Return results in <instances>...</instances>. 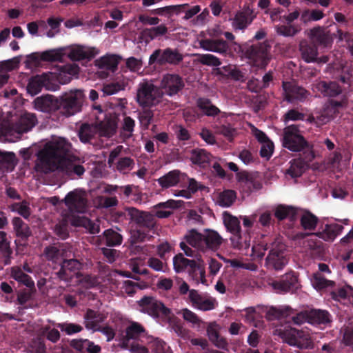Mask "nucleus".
<instances>
[{"mask_svg": "<svg viewBox=\"0 0 353 353\" xmlns=\"http://www.w3.org/2000/svg\"><path fill=\"white\" fill-rule=\"evenodd\" d=\"M71 151L72 145L65 138H53L38 152V165L44 172L60 170L69 176H81L85 169L79 159L70 155Z\"/></svg>", "mask_w": 353, "mask_h": 353, "instance_id": "f257e3e1", "label": "nucleus"}, {"mask_svg": "<svg viewBox=\"0 0 353 353\" xmlns=\"http://www.w3.org/2000/svg\"><path fill=\"white\" fill-rule=\"evenodd\" d=\"M163 95V92L152 81L143 80L138 85L136 101L143 108H151L161 102Z\"/></svg>", "mask_w": 353, "mask_h": 353, "instance_id": "f03ea898", "label": "nucleus"}, {"mask_svg": "<svg viewBox=\"0 0 353 353\" xmlns=\"http://www.w3.org/2000/svg\"><path fill=\"white\" fill-rule=\"evenodd\" d=\"M276 334L279 335L285 343L291 346H295L301 349H311L314 347V343L307 332L298 330L293 328L276 330Z\"/></svg>", "mask_w": 353, "mask_h": 353, "instance_id": "7ed1b4c3", "label": "nucleus"}, {"mask_svg": "<svg viewBox=\"0 0 353 353\" xmlns=\"http://www.w3.org/2000/svg\"><path fill=\"white\" fill-rule=\"evenodd\" d=\"M137 304L141 312L152 316L157 317L161 314L169 319L172 316L171 310L153 296H144L138 301Z\"/></svg>", "mask_w": 353, "mask_h": 353, "instance_id": "20e7f679", "label": "nucleus"}, {"mask_svg": "<svg viewBox=\"0 0 353 353\" xmlns=\"http://www.w3.org/2000/svg\"><path fill=\"white\" fill-rule=\"evenodd\" d=\"M283 145L292 152H299L307 146V143L298 127L291 125L283 129Z\"/></svg>", "mask_w": 353, "mask_h": 353, "instance_id": "39448f33", "label": "nucleus"}, {"mask_svg": "<svg viewBox=\"0 0 353 353\" xmlns=\"http://www.w3.org/2000/svg\"><path fill=\"white\" fill-rule=\"evenodd\" d=\"M84 99L85 96L82 90H70L61 96V105L63 106L65 113L68 116H71L81 111Z\"/></svg>", "mask_w": 353, "mask_h": 353, "instance_id": "423d86ee", "label": "nucleus"}, {"mask_svg": "<svg viewBox=\"0 0 353 353\" xmlns=\"http://www.w3.org/2000/svg\"><path fill=\"white\" fill-rule=\"evenodd\" d=\"M285 250V245L282 243H273L271 250L266 258L267 268L275 270H281L288 263V260L284 255Z\"/></svg>", "mask_w": 353, "mask_h": 353, "instance_id": "0eeeda50", "label": "nucleus"}, {"mask_svg": "<svg viewBox=\"0 0 353 353\" xmlns=\"http://www.w3.org/2000/svg\"><path fill=\"white\" fill-rule=\"evenodd\" d=\"M64 201L72 212L83 213L88 207L87 194L81 190H74L69 192Z\"/></svg>", "mask_w": 353, "mask_h": 353, "instance_id": "6e6552de", "label": "nucleus"}, {"mask_svg": "<svg viewBox=\"0 0 353 353\" xmlns=\"http://www.w3.org/2000/svg\"><path fill=\"white\" fill-rule=\"evenodd\" d=\"M183 59V56L176 50L170 48L163 50L158 49L154 51L149 59V63L153 64L158 63L159 64L170 63L177 64Z\"/></svg>", "mask_w": 353, "mask_h": 353, "instance_id": "1a4fd4ad", "label": "nucleus"}, {"mask_svg": "<svg viewBox=\"0 0 353 353\" xmlns=\"http://www.w3.org/2000/svg\"><path fill=\"white\" fill-rule=\"evenodd\" d=\"M65 48H67L66 54L72 61L90 60L99 53L94 47L74 45Z\"/></svg>", "mask_w": 353, "mask_h": 353, "instance_id": "9d476101", "label": "nucleus"}, {"mask_svg": "<svg viewBox=\"0 0 353 353\" xmlns=\"http://www.w3.org/2000/svg\"><path fill=\"white\" fill-rule=\"evenodd\" d=\"M94 114H99L100 117H97L98 120L97 123L98 132L101 136L103 137H111L112 136L117 128V123L114 119H105L101 121V119L104 118L105 114L103 112L100 106H95L94 108Z\"/></svg>", "mask_w": 353, "mask_h": 353, "instance_id": "9b49d317", "label": "nucleus"}, {"mask_svg": "<svg viewBox=\"0 0 353 353\" xmlns=\"http://www.w3.org/2000/svg\"><path fill=\"white\" fill-rule=\"evenodd\" d=\"M182 79L176 74H167L163 76L161 83V89L169 96L176 94L183 87Z\"/></svg>", "mask_w": 353, "mask_h": 353, "instance_id": "f8f14e48", "label": "nucleus"}, {"mask_svg": "<svg viewBox=\"0 0 353 353\" xmlns=\"http://www.w3.org/2000/svg\"><path fill=\"white\" fill-rule=\"evenodd\" d=\"M33 103L36 110L44 112L55 111L59 109L61 105V103L58 99L52 95L37 97L34 99Z\"/></svg>", "mask_w": 353, "mask_h": 353, "instance_id": "ddd939ff", "label": "nucleus"}, {"mask_svg": "<svg viewBox=\"0 0 353 353\" xmlns=\"http://www.w3.org/2000/svg\"><path fill=\"white\" fill-rule=\"evenodd\" d=\"M298 279L292 273L285 274L282 279L271 283V286L276 293H285L296 287Z\"/></svg>", "mask_w": 353, "mask_h": 353, "instance_id": "4468645a", "label": "nucleus"}, {"mask_svg": "<svg viewBox=\"0 0 353 353\" xmlns=\"http://www.w3.org/2000/svg\"><path fill=\"white\" fill-rule=\"evenodd\" d=\"M283 88L285 97L289 101L294 100L301 101L308 95L307 92L305 89L292 82H283Z\"/></svg>", "mask_w": 353, "mask_h": 353, "instance_id": "2eb2a0df", "label": "nucleus"}, {"mask_svg": "<svg viewBox=\"0 0 353 353\" xmlns=\"http://www.w3.org/2000/svg\"><path fill=\"white\" fill-rule=\"evenodd\" d=\"M188 272L190 277L196 284L206 283L205 263L201 259L194 260V264L191 265Z\"/></svg>", "mask_w": 353, "mask_h": 353, "instance_id": "dca6fc26", "label": "nucleus"}, {"mask_svg": "<svg viewBox=\"0 0 353 353\" xmlns=\"http://www.w3.org/2000/svg\"><path fill=\"white\" fill-rule=\"evenodd\" d=\"M80 266L81 263L77 260L64 261L61 265V270L58 272V276L61 279L68 281L74 276H78L76 270H78Z\"/></svg>", "mask_w": 353, "mask_h": 353, "instance_id": "f3484780", "label": "nucleus"}, {"mask_svg": "<svg viewBox=\"0 0 353 353\" xmlns=\"http://www.w3.org/2000/svg\"><path fill=\"white\" fill-rule=\"evenodd\" d=\"M223 238L215 230L206 229L203 232V250H217L223 243Z\"/></svg>", "mask_w": 353, "mask_h": 353, "instance_id": "a211bd4d", "label": "nucleus"}, {"mask_svg": "<svg viewBox=\"0 0 353 353\" xmlns=\"http://www.w3.org/2000/svg\"><path fill=\"white\" fill-rule=\"evenodd\" d=\"M201 48L216 53H225L228 49L227 43L223 40L203 39L199 41Z\"/></svg>", "mask_w": 353, "mask_h": 353, "instance_id": "6ab92c4d", "label": "nucleus"}, {"mask_svg": "<svg viewBox=\"0 0 353 353\" xmlns=\"http://www.w3.org/2000/svg\"><path fill=\"white\" fill-rule=\"evenodd\" d=\"M255 14L252 10L248 8L243 12H238L232 19V26L235 29H243L251 23Z\"/></svg>", "mask_w": 353, "mask_h": 353, "instance_id": "aec40b11", "label": "nucleus"}, {"mask_svg": "<svg viewBox=\"0 0 353 353\" xmlns=\"http://www.w3.org/2000/svg\"><path fill=\"white\" fill-rule=\"evenodd\" d=\"M121 58L115 54H106L95 61V65L99 69L114 72L119 63Z\"/></svg>", "mask_w": 353, "mask_h": 353, "instance_id": "412c9836", "label": "nucleus"}, {"mask_svg": "<svg viewBox=\"0 0 353 353\" xmlns=\"http://www.w3.org/2000/svg\"><path fill=\"white\" fill-rule=\"evenodd\" d=\"M37 121L34 114L24 113L20 117L15 130L18 134L26 132L32 129L36 125Z\"/></svg>", "mask_w": 353, "mask_h": 353, "instance_id": "4be33fe9", "label": "nucleus"}, {"mask_svg": "<svg viewBox=\"0 0 353 353\" xmlns=\"http://www.w3.org/2000/svg\"><path fill=\"white\" fill-rule=\"evenodd\" d=\"M238 182L243 190L249 192L256 191L262 188V183L260 181L245 173H241L238 176Z\"/></svg>", "mask_w": 353, "mask_h": 353, "instance_id": "5701e85b", "label": "nucleus"}, {"mask_svg": "<svg viewBox=\"0 0 353 353\" xmlns=\"http://www.w3.org/2000/svg\"><path fill=\"white\" fill-rule=\"evenodd\" d=\"M313 90L320 92L325 96L333 97L341 93V90L335 83L327 84L325 81H319L313 85Z\"/></svg>", "mask_w": 353, "mask_h": 353, "instance_id": "b1692460", "label": "nucleus"}, {"mask_svg": "<svg viewBox=\"0 0 353 353\" xmlns=\"http://www.w3.org/2000/svg\"><path fill=\"white\" fill-rule=\"evenodd\" d=\"M309 36L311 39L325 46H329L332 41V37L330 32L321 27L311 29Z\"/></svg>", "mask_w": 353, "mask_h": 353, "instance_id": "393cba45", "label": "nucleus"}, {"mask_svg": "<svg viewBox=\"0 0 353 353\" xmlns=\"http://www.w3.org/2000/svg\"><path fill=\"white\" fill-rule=\"evenodd\" d=\"M128 214L132 221L143 226L149 227L152 221V216L145 212H140L135 208H129Z\"/></svg>", "mask_w": 353, "mask_h": 353, "instance_id": "a878e982", "label": "nucleus"}, {"mask_svg": "<svg viewBox=\"0 0 353 353\" xmlns=\"http://www.w3.org/2000/svg\"><path fill=\"white\" fill-rule=\"evenodd\" d=\"M343 230V227L336 223L326 225L325 228L316 235L325 241H333Z\"/></svg>", "mask_w": 353, "mask_h": 353, "instance_id": "bb28decb", "label": "nucleus"}, {"mask_svg": "<svg viewBox=\"0 0 353 353\" xmlns=\"http://www.w3.org/2000/svg\"><path fill=\"white\" fill-rule=\"evenodd\" d=\"M181 174L179 170H172L160 177L158 182L161 188H169L176 185L180 181Z\"/></svg>", "mask_w": 353, "mask_h": 353, "instance_id": "cd10ccee", "label": "nucleus"}, {"mask_svg": "<svg viewBox=\"0 0 353 353\" xmlns=\"http://www.w3.org/2000/svg\"><path fill=\"white\" fill-rule=\"evenodd\" d=\"M10 276L17 282L25 285L30 289L34 287V281L28 275L23 272L20 267H12L10 270Z\"/></svg>", "mask_w": 353, "mask_h": 353, "instance_id": "c85d7f7f", "label": "nucleus"}, {"mask_svg": "<svg viewBox=\"0 0 353 353\" xmlns=\"http://www.w3.org/2000/svg\"><path fill=\"white\" fill-rule=\"evenodd\" d=\"M65 47L50 49L43 52V61H62L66 54Z\"/></svg>", "mask_w": 353, "mask_h": 353, "instance_id": "c756f323", "label": "nucleus"}, {"mask_svg": "<svg viewBox=\"0 0 353 353\" xmlns=\"http://www.w3.org/2000/svg\"><path fill=\"white\" fill-rule=\"evenodd\" d=\"M71 223L74 226H82L92 234H97L99 232V226L85 216H74L72 219Z\"/></svg>", "mask_w": 353, "mask_h": 353, "instance_id": "7c9ffc66", "label": "nucleus"}, {"mask_svg": "<svg viewBox=\"0 0 353 353\" xmlns=\"http://www.w3.org/2000/svg\"><path fill=\"white\" fill-rule=\"evenodd\" d=\"M190 160L194 164L205 167L210 162V155L204 150H194L191 153Z\"/></svg>", "mask_w": 353, "mask_h": 353, "instance_id": "2f4dec72", "label": "nucleus"}, {"mask_svg": "<svg viewBox=\"0 0 353 353\" xmlns=\"http://www.w3.org/2000/svg\"><path fill=\"white\" fill-rule=\"evenodd\" d=\"M185 237L190 245L203 251V233L201 234L195 230H191L188 231Z\"/></svg>", "mask_w": 353, "mask_h": 353, "instance_id": "473e14b6", "label": "nucleus"}, {"mask_svg": "<svg viewBox=\"0 0 353 353\" xmlns=\"http://www.w3.org/2000/svg\"><path fill=\"white\" fill-rule=\"evenodd\" d=\"M97 132L96 123L94 124L84 123L81 125L79 132L80 140L84 143L88 142Z\"/></svg>", "mask_w": 353, "mask_h": 353, "instance_id": "72a5a7b5", "label": "nucleus"}, {"mask_svg": "<svg viewBox=\"0 0 353 353\" xmlns=\"http://www.w3.org/2000/svg\"><path fill=\"white\" fill-rule=\"evenodd\" d=\"M302 57L306 62H313L317 61V50L314 46H301ZM319 62L325 63L327 58L323 57L318 60Z\"/></svg>", "mask_w": 353, "mask_h": 353, "instance_id": "f704fd0d", "label": "nucleus"}, {"mask_svg": "<svg viewBox=\"0 0 353 353\" xmlns=\"http://www.w3.org/2000/svg\"><path fill=\"white\" fill-rule=\"evenodd\" d=\"M43 85L48 90L55 91L59 88V83L54 72H47L40 75Z\"/></svg>", "mask_w": 353, "mask_h": 353, "instance_id": "c9c22d12", "label": "nucleus"}, {"mask_svg": "<svg viewBox=\"0 0 353 353\" xmlns=\"http://www.w3.org/2000/svg\"><path fill=\"white\" fill-rule=\"evenodd\" d=\"M14 230L17 235L21 239H27L31 235V232L29 227L23 223V221L19 217H15L12 219Z\"/></svg>", "mask_w": 353, "mask_h": 353, "instance_id": "e433bc0d", "label": "nucleus"}, {"mask_svg": "<svg viewBox=\"0 0 353 353\" xmlns=\"http://www.w3.org/2000/svg\"><path fill=\"white\" fill-rule=\"evenodd\" d=\"M224 224L228 230L233 235H239V233H241L240 221L237 217L225 214Z\"/></svg>", "mask_w": 353, "mask_h": 353, "instance_id": "4c0bfd02", "label": "nucleus"}, {"mask_svg": "<svg viewBox=\"0 0 353 353\" xmlns=\"http://www.w3.org/2000/svg\"><path fill=\"white\" fill-rule=\"evenodd\" d=\"M102 321V319L96 315V313L92 310H88L85 316V326L88 330L92 331L100 330L99 323Z\"/></svg>", "mask_w": 353, "mask_h": 353, "instance_id": "58836bf2", "label": "nucleus"}, {"mask_svg": "<svg viewBox=\"0 0 353 353\" xmlns=\"http://www.w3.org/2000/svg\"><path fill=\"white\" fill-rule=\"evenodd\" d=\"M194 260H190L185 258L183 254H179L173 259V266L176 272H181L189 269Z\"/></svg>", "mask_w": 353, "mask_h": 353, "instance_id": "ea45409f", "label": "nucleus"}, {"mask_svg": "<svg viewBox=\"0 0 353 353\" xmlns=\"http://www.w3.org/2000/svg\"><path fill=\"white\" fill-rule=\"evenodd\" d=\"M308 322L311 324L325 323L329 321L328 313L323 310H311L307 315Z\"/></svg>", "mask_w": 353, "mask_h": 353, "instance_id": "a19ab883", "label": "nucleus"}, {"mask_svg": "<svg viewBox=\"0 0 353 353\" xmlns=\"http://www.w3.org/2000/svg\"><path fill=\"white\" fill-rule=\"evenodd\" d=\"M311 282L313 287L319 290L328 288H333L335 285L334 281L326 279L318 273L313 274Z\"/></svg>", "mask_w": 353, "mask_h": 353, "instance_id": "79ce46f5", "label": "nucleus"}, {"mask_svg": "<svg viewBox=\"0 0 353 353\" xmlns=\"http://www.w3.org/2000/svg\"><path fill=\"white\" fill-rule=\"evenodd\" d=\"M197 105L207 116H214L220 112L219 109L208 99H199L197 101Z\"/></svg>", "mask_w": 353, "mask_h": 353, "instance_id": "37998d69", "label": "nucleus"}, {"mask_svg": "<svg viewBox=\"0 0 353 353\" xmlns=\"http://www.w3.org/2000/svg\"><path fill=\"white\" fill-rule=\"evenodd\" d=\"M317 217L309 212L303 213L301 217V223L305 230H314L317 224Z\"/></svg>", "mask_w": 353, "mask_h": 353, "instance_id": "c03bdc74", "label": "nucleus"}, {"mask_svg": "<svg viewBox=\"0 0 353 353\" xmlns=\"http://www.w3.org/2000/svg\"><path fill=\"white\" fill-rule=\"evenodd\" d=\"M236 199V193L233 190H225L220 193L217 202L222 207H229Z\"/></svg>", "mask_w": 353, "mask_h": 353, "instance_id": "a18cd8bd", "label": "nucleus"}, {"mask_svg": "<svg viewBox=\"0 0 353 353\" xmlns=\"http://www.w3.org/2000/svg\"><path fill=\"white\" fill-rule=\"evenodd\" d=\"M220 259H222L225 263L229 264L233 268H243L251 271H255L257 268L256 265L252 263H245L241 259H227L223 256H220Z\"/></svg>", "mask_w": 353, "mask_h": 353, "instance_id": "49530a36", "label": "nucleus"}, {"mask_svg": "<svg viewBox=\"0 0 353 353\" xmlns=\"http://www.w3.org/2000/svg\"><path fill=\"white\" fill-rule=\"evenodd\" d=\"M42 82L40 75L31 78L27 86L28 93L32 96L37 94L43 88Z\"/></svg>", "mask_w": 353, "mask_h": 353, "instance_id": "de8ad7c7", "label": "nucleus"}, {"mask_svg": "<svg viewBox=\"0 0 353 353\" xmlns=\"http://www.w3.org/2000/svg\"><path fill=\"white\" fill-rule=\"evenodd\" d=\"M289 307L283 306L280 307H270L266 312V317L268 320H274L288 314Z\"/></svg>", "mask_w": 353, "mask_h": 353, "instance_id": "09e8293b", "label": "nucleus"}, {"mask_svg": "<svg viewBox=\"0 0 353 353\" xmlns=\"http://www.w3.org/2000/svg\"><path fill=\"white\" fill-rule=\"evenodd\" d=\"M10 209L14 212H17L24 218H28L30 214L29 205L26 201L21 203H14L10 205Z\"/></svg>", "mask_w": 353, "mask_h": 353, "instance_id": "8fccbe9b", "label": "nucleus"}, {"mask_svg": "<svg viewBox=\"0 0 353 353\" xmlns=\"http://www.w3.org/2000/svg\"><path fill=\"white\" fill-rule=\"evenodd\" d=\"M104 237L106 243L110 246L120 245L122 242V236L112 230H107L104 232Z\"/></svg>", "mask_w": 353, "mask_h": 353, "instance_id": "3c124183", "label": "nucleus"}, {"mask_svg": "<svg viewBox=\"0 0 353 353\" xmlns=\"http://www.w3.org/2000/svg\"><path fill=\"white\" fill-rule=\"evenodd\" d=\"M97 208H110L117 204V199L115 197L97 196L94 201Z\"/></svg>", "mask_w": 353, "mask_h": 353, "instance_id": "603ef678", "label": "nucleus"}, {"mask_svg": "<svg viewBox=\"0 0 353 353\" xmlns=\"http://www.w3.org/2000/svg\"><path fill=\"white\" fill-rule=\"evenodd\" d=\"M179 314H181L183 319L193 325H199L202 321L198 317V316L188 308H184L181 310Z\"/></svg>", "mask_w": 353, "mask_h": 353, "instance_id": "864d4df0", "label": "nucleus"}, {"mask_svg": "<svg viewBox=\"0 0 353 353\" xmlns=\"http://www.w3.org/2000/svg\"><path fill=\"white\" fill-rule=\"evenodd\" d=\"M121 346L123 349H126L132 353H148V350L146 347L134 341H124L122 343Z\"/></svg>", "mask_w": 353, "mask_h": 353, "instance_id": "5fc2aeb1", "label": "nucleus"}, {"mask_svg": "<svg viewBox=\"0 0 353 353\" xmlns=\"http://www.w3.org/2000/svg\"><path fill=\"white\" fill-rule=\"evenodd\" d=\"M198 61L203 65L210 66H219L221 65L220 60L216 57L210 54L198 55Z\"/></svg>", "mask_w": 353, "mask_h": 353, "instance_id": "6e6d98bb", "label": "nucleus"}, {"mask_svg": "<svg viewBox=\"0 0 353 353\" xmlns=\"http://www.w3.org/2000/svg\"><path fill=\"white\" fill-rule=\"evenodd\" d=\"M144 332L143 327L137 323H132L127 329H126V336L128 340L126 341H129L130 339H134L137 337L141 333Z\"/></svg>", "mask_w": 353, "mask_h": 353, "instance_id": "4d7b16f0", "label": "nucleus"}, {"mask_svg": "<svg viewBox=\"0 0 353 353\" xmlns=\"http://www.w3.org/2000/svg\"><path fill=\"white\" fill-rule=\"evenodd\" d=\"M216 304V302L214 299L203 297L195 308L203 311H208L213 310Z\"/></svg>", "mask_w": 353, "mask_h": 353, "instance_id": "13d9d810", "label": "nucleus"}, {"mask_svg": "<svg viewBox=\"0 0 353 353\" xmlns=\"http://www.w3.org/2000/svg\"><path fill=\"white\" fill-rule=\"evenodd\" d=\"M275 30L278 34L284 37H292L298 32L292 26H276Z\"/></svg>", "mask_w": 353, "mask_h": 353, "instance_id": "bf43d9fd", "label": "nucleus"}, {"mask_svg": "<svg viewBox=\"0 0 353 353\" xmlns=\"http://www.w3.org/2000/svg\"><path fill=\"white\" fill-rule=\"evenodd\" d=\"M199 136L208 145H212L216 143V137L213 132L206 128H201Z\"/></svg>", "mask_w": 353, "mask_h": 353, "instance_id": "052dcab7", "label": "nucleus"}, {"mask_svg": "<svg viewBox=\"0 0 353 353\" xmlns=\"http://www.w3.org/2000/svg\"><path fill=\"white\" fill-rule=\"evenodd\" d=\"M20 60L18 57H14L11 59L6 60L0 64V70L6 71L8 73L9 71L14 70L18 68Z\"/></svg>", "mask_w": 353, "mask_h": 353, "instance_id": "680f3d73", "label": "nucleus"}, {"mask_svg": "<svg viewBox=\"0 0 353 353\" xmlns=\"http://www.w3.org/2000/svg\"><path fill=\"white\" fill-rule=\"evenodd\" d=\"M303 172V168L301 162H294L291 164L290 167L287 170L286 174L291 178H296L300 176Z\"/></svg>", "mask_w": 353, "mask_h": 353, "instance_id": "e2e57ef3", "label": "nucleus"}, {"mask_svg": "<svg viewBox=\"0 0 353 353\" xmlns=\"http://www.w3.org/2000/svg\"><path fill=\"white\" fill-rule=\"evenodd\" d=\"M58 327L61 331L65 332L68 335L79 332L82 330L81 325L74 323H61L58 325Z\"/></svg>", "mask_w": 353, "mask_h": 353, "instance_id": "0e129e2a", "label": "nucleus"}, {"mask_svg": "<svg viewBox=\"0 0 353 353\" xmlns=\"http://www.w3.org/2000/svg\"><path fill=\"white\" fill-rule=\"evenodd\" d=\"M133 162L128 157L120 159L117 163V168L121 172H127L132 168Z\"/></svg>", "mask_w": 353, "mask_h": 353, "instance_id": "69168bd1", "label": "nucleus"}, {"mask_svg": "<svg viewBox=\"0 0 353 353\" xmlns=\"http://www.w3.org/2000/svg\"><path fill=\"white\" fill-rule=\"evenodd\" d=\"M218 132L224 136L230 141H232L234 137L236 134V131L234 128H232L230 125H221L218 129Z\"/></svg>", "mask_w": 353, "mask_h": 353, "instance_id": "338daca9", "label": "nucleus"}, {"mask_svg": "<svg viewBox=\"0 0 353 353\" xmlns=\"http://www.w3.org/2000/svg\"><path fill=\"white\" fill-rule=\"evenodd\" d=\"M353 339V321H350L343 329V341L348 345Z\"/></svg>", "mask_w": 353, "mask_h": 353, "instance_id": "774afa93", "label": "nucleus"}]
</instances>
